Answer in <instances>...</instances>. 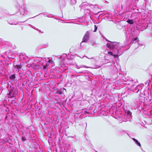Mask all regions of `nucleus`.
Returning <instances> with one entry per match:
<instances>
[{
	"instance_id": "f257e3e1",
	"label": "nucleus",
	"mask_w": 152,
	"mask_h": 152,
	"mask_svg": "<svg viewBox=\"0 0 152 152\" xmlns=\"http://www.w3.org/2000/svg\"><path fill=\"white\" fill-rule=\"evenodd\" d=\"M107 47L112 49V51L108 52L109 55L115 58L117 56L121 55L123 52L121 50L123 47L119 43L116 42H111L107 44Z\"/></svg>"
},
{
	"instance_id": "f03ea898",
	"label": "nucleus",
	"mask_w": 152,
	"mask_h": 152,
	"mask_svg": "<svg viewBox=\"0 0 152 152\" xmlns=\"http://www.w3.org/2000/svg\"><path fill=\"white\" fill-rule=\"evenodd\" d=\"M132 117V113L130 111H128L127 113H126L125 115V118H126V121H124L126 122L130 121Z\"/></svg>"
},
{
	"instance_id": "7ed1b4c3",
	"label": "nucleus",
	"mask_w": 152,
	"mask_h": 152,
	"mask_svg": "<svg viewBox=\"0 0 152 152\" xmlns=\"http://www.w3.org/2000/svg\"><path fill=\"white\" fill-rule=\"evenodd\" d=\"M89 35L90 32L89 31H87L84 36V37L83 38V41H82L81 43H82L83 42H87L88 39L89 37Z\"/></svg>"
},
{
	"instance_id": "20e7f679",
	"label": "nucleus",
	"mask_w": 152,
	"mask_h": 152,
	"mask_svg": "<svg viewBox=\"0 0 152 152\" xmlns=\"http://www.w3.org/2000/svg\"><path fill=\"white\" fill-rule=\"evenodd\" d=\"M48 63H47V64H46L45 65H43V68L44 69H46L47 70L48 69V63H51V64L53 63V61H52L51 59H49L48 61Z\"/></svg>"
},
{
	"instance_id": "39448f33",
	"label": "nucleus",
	"mask_w": 152,
	"mask_h": 152,
	"mask_svg": "<svg viewBox=\"0 0 152 152\" xmlns=\"http://www.w3.org/2000/svg\"><path fill=\"white\" fill-rule=\"evenodd\" d=\"M138 15V13H132L131 15V18L135 19L137 18Z\"/></svg>"
},
{
	"instance_id": "423d86ee",
	"label": "nucleus",
	"mask_w": 152,
	"mask_h": 152,
	"mask_svg": "<svg viewBox=\"0 0 152 152\" xmlns=\"http://www.w3.org/2000/svg\"><path fill=\"white\" fill-rule=\"evenodd\" d=\"M83 67H85L86 68H91V69H96V68H97L96 67H88L87 66H84V65H82V66H81L78 67V66L77 65H76V68L78 69H79L80 68Z\"/></svg>"
},
{
	"instance_id": "0eeeda50",
	"label": "nucleus",
	"mask_w": 152,
	"mask_h": 152,
	"mask_svg": "<svg viewBox=\"0 0 152 152\" xmlns=\"http://www.w3.org/2000/svg\"><path fill=\"white\" fill-rule=\"evenodd\" d=\"M132 139L136 145H137L139 146L140 147H141V144H140V142L138 141L136 139L134 138H133Z\"/></svg>"
},
{
	"instance_id": "6e6552de",
	"label": "nucleus",
	"mask_w": 152,
	"mask_h": 152,
	"mask_svg": "<svg viewBox=\"0 0 152 152\" xmlns=\"http://www.w3.org/2000/svg\"><path fill=\"white\" fill-rule=\"evenodd\" d=\"M16 78L15 75H12L10 77V79L12 81H14Z\"/></svg>"
},
{
	"instance_id": "1a4fd4ad",
	"label": "nucleus",
	"mask_w": 152,
	"mask_h": 152,
	"mask_svg": "<svg viewBox=\"0 0 152 152\" xmlns=\"http://www.w3.org/2000/svg\"><path fill=\"white\" fill-rule=\"evenodd\" d=\"M127 22L130 24H134V21L132 19H128L127 20Z\"/></svg>"
},
{
	"instance_id": "9d476101",
	"label": "nucleus",
	"mask_w": 152,
	"mask_h": 152,
	"mask_svg": "<svg viewBox=\"0 0 152 152\" xmlns=\"http://www.w3.org/2000/svg\"><path fill=\"white\" fill-rule=\"evenodd\" d=\"M133 43H135V41H138L139 40L137 37H136L134 38L133 39Z\"/></svg>"
},
{
	"instance_id": "9b49d317",
	"label": "nucleus",
	"mask_w": 152,
	"mask_h": 152,
	"mask_svg": "<svg viewBox=\"0 0 152 152\" xmlns=\"http://www.w3.org/2000/svg\"><path fill=\"white\" fill-rule=\"evenodd\" d=\"M87 58L88 59H93V61L94 62V63H96V62H97V61L94 58H89L88 57H87Z\"/></svg>"
},
{
	"instance_id": "f8f14e48",
	"label": "nucleus",
	"mask_w": 152,
	"mask_h": 152,
	"mask_svg": "<svg viewBox=\"0 0 152 152\" xmlns=\"http://www.w3.org/2000/svg\"><path fill=\"white\" fill-rule=\"evenodd\" d=\"M16 68L18 69H20L22 67V66L21 65H16Z\"/></svg>"
},
{
	"instance_id": "ddd939ff",
	"label": "nucleus",
	"mask_w": 152,
	"mask_h": 152,
	"mask_svg": "<svg viewBox=\"0 0 152 152\" xmlns=\"http://www.w3.org/2000/svg\"><path fill=\"white\" fill-rule=\"evenodd\" d=\"M87 4H87L86 3L84 2L82 4V5H82V6H81V5H80V6L81 7H82L84 5H85L86 6H87Z\"/></svg>"
},
{
	"instance_id": "4468645a",
	"label": "nucleus",
	"mask_w": 152,
	"mask_h": 152,
	"mask_svg": "<svg viewBox=\"0 0 152 152\" xmlns=\"http://www.w3.org/2000/svg\"><path fill=\"white\" fill-rule=\"evenodd\" d=\"M94 32H95L97 30V27L96 25H94Z\"/></svg>"
},
{
	"instance_id": "2eb2a0df",
	"label": "nucleus",
	"mask_w": 152,
	"mask_h": 152,
	"mask_svg": "<svg viewBox=\"0 0 152 152\" xmlns=\"http://www.w3.org/2000/svg\"><path fill=\"white\" fill-rule=\"evenodd\" d=\"M150 82V80H148L147 81L145 82V84L148 85L149 84V82Z\"/></svg>"
},
{
	"instance_id": "dca6fc26",
	"label": "nucleus",
	"mask_w": 152,
	"mask_h": 152,
	"mask_svg": "<svg viewBox=\"0 0 152 152\" xmlns=\"http://www.w3.org/2000/svg\"><path fill=\"white\" fill-rule=\"evenodd\" d=\"M22 140L23 141H24L26 140L25 139V137H22Z\"/></svg>"
},
{
	"instance_id": "f3484780",
	"label": "nucleus",
	"mask_w": 152,
	"mask_h": 152,
	"mask_svg": "<svg viewBox=\"0 0 152 152\" xmlns=\"http://www.w3.org/2000/svg\"><path fill=\"white\" fill-rule=\"evenodd\" d=\"M138 41H135V43H134V44H136L137 43V45H138L139 44H138V43L137 42H138Z\"/></svg>"
},
{
	"instance_id": "a211bd4d",
	"label": "nucleus",
	"mask_w": 152,
	"mask_h": 152,
	"mask_svg": "<svg viewBox=\"0 0 152 152\" xmlns=\"http://www.w3.org/2000/svg\"><path fill=\"white\" fill-rule=\"evenodd\" d=\"M7 117H8L7 116V115H6V116H5V119H6L7 118Z\"/></svg>"
},
{
	"instance_id": "6ab92c4d",
	"label": "nucleus",
	"mask_w": 152,
	"mask_h": 152,
	"mask_svg": "<svg viewBox=\"0 0 152 152\" xmlns=\"http://www.w3.org/2000/svg\"><path fill=\"white\" fill-rule=\"evenodd\" d=\"M20 14H22V15H23V13H22V12H20Z\"/></svg>"
},
{
	"instance_id": "aec40b11",
	"label": "nucleus",
	"mask_w": 152,
	"mask_h": 152,
	"mask_svg": "<svg viewBox=\"0 0 152 152\" xmlns=\"http://www.w3.org/2000/svg\"><path fill=\"white\" fill-rule=\"evenodd\" d=\"M98 66V67H100V66H99L98 65H96L95 66Z\"/></svg>"
},
{
	"instance_id": "412c9836",
	"label": "nucleus",
	"mask_w": 152,
	"mask_h": 152,
	"mask_svg": "<svg viewBox=\"0 0 152 152\" xmlns=\"http://www.w3.org/2000/svg\"><path fill=\"white\" fill-rule=\"evenodd\" d=\"M106 41H109L107 39L106 40ZM109 42H110V43H111V42L110 41H109Z\"/></svg>"
},
{
	"instance_id": "4be33fe9",
	"label": "nucleus",
	"mask_w": 152,
	"mask_h": 152,
	"mask_svg": "<svg viewBox=\"0 0 152 152\" xmlns=\"http://www.w3.org/2000/svg\"><path fill=\"white\" fill-rule=\"evenodd\" d=\"M79 73H83V72H79Z\"/></svg>"
},
{
	"instance_id": "5701e85b",
	"label": "nucleus",
	"mask_w": 152,
	"mask_h": 152,
	"mask_svg": "<svg viewBox=\"0 0 152 152\" xmlns=\"http://www.w3.org/2000/svg\"><path fill=\"white\" fill-rule=\"evenodd\" d=\"M105 62H106V59H105Z\"/></svg>"
},
{
	"instance_id": "b1692460",
	"label": "nucleus",
	"mask_w": 152,
	"mask_h": 152,
	"mask_svg": "<svg viewBox=\"0 0 152 152\" xmlns=\"http://www.w3.org/2000/svg\"><path fill=\"white\" fill-rule=\"evenodd\" d=\"M23 11H24V10L23 9Z\"/></svg>"
},
{
	"instance_id": "393cba45",
	"label": "nucleus",
	"mask_w": 152,
	"mask_h": 152,
	"mask_svg": "<svg viewBox=\"0 0 152 152\" xmlns=\"http://www.w3.org/2000/svg\"><path fill=\"white\" fill-rule=\"evenodd\" d=\"M11 24V25H13L12 24Z\"/></svg>"
},
{
	"instance_id": "a878e982",
	"label": "nucleus",
	"mask_w": 152,
	"mask_h": 152,
	"mask_svg": "<svg viewBox=\"0 0 152 152\" xmlns=\"http://www.w3.org/2000/svg\"><path fill=\"white\" fill-rule=\"evenodd\" d=\"M136 87H138V86H137Z\"/></svg>"
},
{
	"instance_id": "bb28decb",
	"label": "nucleus",
	"mask_w": 152,
	"mask_h": 152,
	"mask_svg": "<svg viewBox=\"0 0 152 152\" xmlns=\"http://www.w3.org/2000/svg\"><path fill=\"white\" fill-rule=\"evenodd\" d=\"M139 89H138V90L137 91H139Z\"/></svg>"
}]
</instances>
